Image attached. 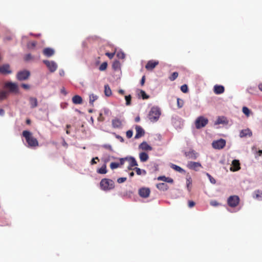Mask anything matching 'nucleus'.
<instances>
[{
    "label": "nucleus",
    "mask_w": 262,
    "mask_h": 262,
    "mask_svg": "<svg viewBox=\"0 0 262 262\" xmlns=\"http://www.w3.org/2000/svg\"><path fill=\"white\" fill-rule=\"evenodd\" d=\"M98 99V96L94 94L89 95V103L91 106H94V102Z\"/></svg>",
    "instance_id": "24"
},
{
    "label": "nucleus",
    "mask_w": 262,
    "mask_h": 262,
    "mask_svg": "<svg viewBox=\"0 0 262 262\" xmlns=\"http://www.w3.org/2000/svg\"><path fill=\"white\" fill-rule=\"evenodd\" d=\"M187 166L189 169L194 170L195 171H198L199 168L202 167L200 163L192 161L189 162Z\"/></svg>",
    "instance_id": "11"
},
{
    "label": "nucleus",
    "mask_w": 262,
    "mask_h": 262,
    "mask_svg": "<svg viewBox=\"0 0 262 262\" xmlns=\"http://www.w3.org/2000/svg\"><path fill=\"white\" fill-rule=\"evenodd\" d=\"M107 67V63L106 62H103L99 67V70L101 71H104L106 69Z\"/></svg>",
    "instance_id": "37"
},
{
    "label": "nucleus",
    "mask_w": 262,
    "mask_h": 262,
    "mask_svg": "<svg viewBox=\"0 0 262 262\" xmlns=\"http://www.w3.org/2000/svg\"><path fill=\"white\" fill-rule=\"evenodd\" d=\"M72 102L75 104H80L82 103V98L79 95H75L72 97Z\"/></svg>",
    "instance_id": "19"
},
{
    "label": "nucleus",
    "mask_w": 262,
    "mask_h": 262,
    "mask_svg": "<svg viewBox=\"0 0 262 262\" xmlns=\"http://www.w3.org/2000/svg\"><path fill=\"white\" fill-rule=\"evenodd\" d=\"M208 123V120L207 118H205L203 116H200L197 118L195 121V127L197 129H200L205 127Z\"/></svg>",
    "instance_id": "4"
},
{
    "label": "nucleus",
    "mask_w": 262,
    "mask_h": 262,
    "mask_svg": "<svg viewBox=\"0 0 262 262\" xmlns=\"http://www.w3.org/2000/svg\"><path fill=\"white\" fill-rule=\"evenodd\" d=\"M125 159L129 163L128 169L132 170L133 169L132 168L133 167L138 166V163L134 157H126Z\"/></svg>",
    "instance_id": "15"
},
{
    "label": "nucleus",
    "mask_w": 262,
    "mask_h": 262,
    "mask_svg": "<svg viewBox=\"0 0 262 262\" xmlns=\"http://www.w3.org/2000/svg\"><path fill=\"white\" fill-rule=\"evenodd\" d=\"M118 93L121 95H123L124 94V91L121 89L118 91Z\"/></svg>",
    "instance_id": "62"
},
{
    "label": "nucleus",
    "mask_w": 262,
    "mask_h": 262,
    "mask_svg": "<svg viewBox=\"0 0 262 262\" xmlns=\"http://www.w3.org/2000/svg\"><path fill=\"white\" fill-rule=\"evenodd\" d=\"M145 81V76H143L142 77V79L141 80V85H143L144 84Z\"/></svg>",
    "instance_id": "58"
},
{
    "label": "nucleus",
    "mask_w": 262,
    "mask_h": 262,
    "mask_svg": "<svg viewBox=\"0 0 262 262\" xmlns=\"http://www.w3.org/2000/svg\"><path fill=\"white\" fill-rule=\"evenodd\" d=\"M5 114V111L3 109L1 108L0 109V116H3Z\"/></svg>",
    "instance_id": "61"
},
{
    "label": "nucleus",
    "mask_w": 262,
    "mask_h": 262,
    "mask_svg": "<svg viewBox=\"0 0 262 262\" xmlns=\"http://www.w3.org/2000/svg\"><path fill=\"white\" fill-rule=\"evenodd\" d=\"M104 93L107 97L110 96L112 95V91L108 84L104 85Z\"/></svg>",
    "instance_id": "30"
},
{
    "label": "nucleus",
    "mask_w": 262,
    "mask_h": 262,
    "mask_svg": "<svg viewBox=\"0 0 262 262\" xmlns=\"http://www.w3.org/2000/svg\"><path fill=\"white\" fill-rule=\"evenodd\" d=\"M140 94L143 99H148L149 97V96L147 95L146 94V93L143 90L140 91Z\"/></svg>",
    "instance_id": "39"
},
{
    "label": "nucleus",
    "mask_w": 262,
    "mask_h": 262,
    "mask_svg": "<svg viewBox=\"0 0 262 262\" xmlns=\"http://www.w3.org/2000/svg\"><path fill=\"white\" fill-rule=\"evenodd\" d=\"M119 166V163L116 162H112L110 164L111 169H114L118 168Z\"/></svg>",
    "instance_id": "42"
},
{
    "label": "nucleus",
    "mask_w": 262,
    "mask_h": 262,
    "mask_svg": "<svg viewBox=\"0 0 262 262\" xmlns=\"http://www.w3.org/2000/svg\"><path fill=\"white\" fill-rule=\"evenodd\" d=\"M139 158L141 162H146L149 158L148 155L145 152H142L139 154Z\"/></svg>",
    "instance_id": "27"
},
{
    "label": "nucleus",
    "mask_w": 262,
    "mask_h": 262,
    "mask_svg": "<svg viewBox=\"0 0 262 262\" xmlns=\"http://www.w3.org/2000/svg\"><path fill=\"white\" fill-rule=\"evenodd\" d=\"M210 204L211 206H214V207H216V206H218L220 205V204L219 203H218L215 200H212L210 201Z\"/></svg>",
    "instance_id": "45"
},
{
    "label": "nucleus",
    "mask_w": 262,
    "mask_h": 262,
    "mask_svg": "<svg viewBox=\"0 0 262 262\" xmlns=\"http://www.w3.org/2000/svg\"><path fill=\"white\" fill-rule=\"evenodd\" d=\"M252 135V132L248 128L242 130L239 134V136L241 138L245 137L247 136L250 137Z\"/></svg>",
    "instance_id": "21"
},
{
    "label": "nucleus",
    "mask_w": 262,
    "mask_h": 262,
    "mask_svg": "<svg viewBox=\"0 0 262 262\" xmlns=\"http://www.w3.org/2000/svg\"><path fill=\"white\" fill-rule=\"evenodd\" d=\"M228 121L227 119L224 117H219L215 122V124H227Z\"/></svg>",
    "instance_id": "25"
},
{
    "label": "nucleus",
    "mask_w": 262,
    "mask_h": 262,
    "mask_svg": "<svg viewBox=\"0 0 262 262\" xmlns=\"http://www.w3.org/2000/svg\"><path fill=\"white\" fill-rule=\"evenodd\" d=\"M188 207L189 208H192L195 205V203L192 201H189L188 203Z\"/></svg>",
    "instance_id": "50"
},
{
    "label": "nucleus",
    "mask_w": 262,
    "mask_h": 262,
    "mask_svg": "<svg viewBox=\"0 0 262 262\" xmlns=\"http://www.w3.org/2000/svg\"><path fill=\"white\" fill-rule=\"evenodd\" d=\"M226 141L223 139H220L219 140L214 141L212 145L214 149H221L223 148L226 145Z\"/></svg>",
    "instance_id": "7"
},
{
    "label": "nucleus",
    "mask_w": 262,
    "mask_h": 262,
    "mask_svg": "<svg viewBox=\"0 0 262 262\" xmlns=\"http://www.w3.org/2000/svg\"><path fill=\"white\" fill-rule=\"evenodd\" d=\"M43 54L47 57H51L54 55V51L51 48H47L43 49Z\"/></svg>",
    "instance_id": "22"
},
{
    "label": "nucleus",
    "mask_w": 262,
    "mask_h": 262,
    "mask_svg": "<svg viewBox=\"0 0 262 262\" xmlns=\"http://www.w3.org/2000/svg\"><path fill=\"white\" fill-rule=\"evenodd\" d=\"M213 90L215 94H221L224 92L225 89L224 87L222 85H215L214 86Z\"/></svg>",
    "instance_id": "18"
},
{
    "label": "nucleus",
    "mask_w": 262,
    "mask_h": 262,
    "mask_svg": "<svg viewBox=\"0 0 262 262\" xmlns=\"http://www.w3.org/2000/svg\"><path fill=\"white\" fill-rule=\"evenodd\" d=\"M10 66L9 64H4L0 66V73L3 75L10 74L12 73Z\"/></svg>",
    "instance_id": "10"
},
{
    "label": "nucleus",
    "mask_w": 262,
    "mask_h": 262,
    "mask_svg": "<svg viewBox=\"0 0 262 262\" xmlns=\"http://www.w3.org/2000/svg\"><path fill=\"white\" fill-rule=\"evenodd\" d=\"M206 175L207 176V177L209 178L210 182L212 184H214L216 183V181H215V179H214L210 174H209L208 173H207Z\"/></svg>",
    "instance_id": "43"
},
{
    "label": "nucleus",
    "mask_w": 262,
    "mask_h": 262,
    "mask_svg": "<svg viewBox=\"0 0 262 262\" xmlns=\"http://www.w3.org/2000/svg\"><path fill=\"white\" fill-rule=\"evenodd\" d=\"M116 138L117 139H118L121 142H124V139H123V138L121 136H120L119 135H117L116 136Z\"/></svg>",
    "instance_id": "60"
},
{
    "label": "nucleus",
    "mask_w": 262,
    "mask_h": 262,
    "mask_svg": "<svg viewBox=\"0 0 262 262\" xmlns=\"http://www.w3.org/2000/svg\"><path fill=\"white\" fill-rule=\"evenodd\" d=\"M241 169L240 163L238 160H233L231 163V166L230 168L232 171H236Z\"/></svg>",
    "instance_id": "13"
},
{
    "label": "nucleus",
    "mask_w": 262,
    "mask_h": 262,
    "mask_svg": "<svg viewBox=\"0 0 262 262\" xmlns=\"http://www.w3.org/2000/svg\"><path fill=\"white\" fill-rule=\"evenodd\" d=\"M133 131L131 130H128L126 133V135L127 138L129 139L133 136Z\"/></svg>",
    "instance_id": "47"
},
{
    "label": "nucleus",
    "mask_w": 262,
    "mask_h": 262,
    "mask_svg": "<svg viewBox=\"0 0 262 262\" xmlns=\"http://www.w3.org/2000/svg\"><path fill=\"white\" fill-rule=\"evenodd\" d=\"M115 186V182L110 179H102L100 182V189L103 191H110L113 189Z\"/></svg>",
    "instance_id": "2"
},
{
    "label": "nucleus",
    "mask_w": 262,
    "mask_h": 262,
    "mask_svg": "<svg viewBox=\"0 0 262 262\" xmlns=\"http://www.w3.org/2000/svg\"><path fill=\"white\" fill-rule=\"evenodd\" d=\"M157 187L160 190L162 191H166L168 188L167 185L164 183H159L157 184Z\"/></svg>",
    "instance_id": "29"
},
{
    "label": "nucleus",
    "mask_w": 262,
    "mask_h": 262,
    "mask_svg": "<svg viewBox=\"0 0 262 262\" xmlns=\"http://www.w3.org/2000/svg\"><path fill=\"white\" fill-rule=\"evenodd\" d=\"M4 87L9 90V92L17 93L18 92V86L15 83L7 82L5 83Z\"/></svg>",
    "instance_id": "6"
},
{
    "label": "nucleus",
    "mask_w": 262,
    "mask_h": 262,
    "mask_svg": "<svg viewBox=\"0 0 262 262\" xmlns=\"http://www.w3.org/2000/svg\"><path fill=\"white\" fill-rule=\"evenodd\" d=\"M139 148L144 150H151L152 147L146 142H143L139 145Z\"/></svg>",
    "instance_id": "23"
},
{
    "label": "nucleus",
    "mask_w": 262,
    "mask_h": 262,
    "mask_svg": "<svg viewBox=\"0 0 262 262\" xmlns=\"http://www.w3.org/2000/svg\"><path fill=\"white\" fill-rule=\"evenodd\" d=\"M22 135L25 138L29 147H35L39 145L37 139L33 137L32 133L30 132L24 130Z\"/></svg>",
    "instance_id": "1"
},
{
    "label": "nucleus",
    "mask_w": 262,
    "mask_h": 262,
    "mask_svg": "<svg viewBox=\"0 0 262 262\" xmlns=\"http://www.w3.org/2000/svg\"><path fill=\"white\" fill-rule=\"evenodd\" d=\"M30 75L29 71L27 70H24L19 71L16 75L17 79L19 81L25 80L27 79Z\"/></svg>",
    "instance_id": "8"
},
{
    "label": "nucleus",
    "mask_w": 262,
    "mask_h": 262,
    "mask_svg": "<svg viewBox=\"0 0 262 262\" xmlns=\"http://www.w3.org/2000/svg\"><path fill=\"white\" fill-rule=\"evenodd\" d=\"M181 90L183 93H187L188 92V86L186 84H183L181 86Z\"/></svg>",
    "instance_id": "44"
},
{
    "label": "nucleus",
    "mask_w": 262,
    "mask_h": 262,
    "mask_svg": "<svg viewBox=\"0 0 262 262\" xmlns=\"http://www.w3.org/2000/svg\"><path fill=\"white\" fill-rule=\"evenodd\" d=\"M125 161H126V160L125 158H121L120 159V163H119V166L122 165L124 164Z\"/></svg>",
    "instance_id": "57"
},
{
    "label": "nucleus",
    "mask_w": 262,
    "mask_h": 262,
    "mask_svg": "<svg viewBox=\"0 0 262 262\" xmlns=\"http://www.w3.org/2000/svg\"><path fill=\"white\" fill-rule=\"evenodd\" d=\"M104 120V117L102 116V113H100L99 114V117H98V120L99 121H103Z\"/></svg>",
    "instance_id": "54"
},
{
    "label": "nucleus",
    "mask_w": 262,
    "mask_h": 262,
    "mask_svg": "<svg viewBox=\"0 0 262 262\" xmlns=\"http://www.w3.org/2000/svg\"><path fill=\"white\" fill-rule=\"evenodd\" d=\"M239 198L237 195H231L230 196L227 200V204L228 205L232 208L235 207L239 203Z\"/></svg>",
    "instance_id": "5"
},
{
    "label": "nucleus",
    "mask_w": 262,
    "mask_h": 262,
    "mask_svg": "<svg viewBox=\"0 0 262 262\" xmlns=\"http://www.w3.org/2000/svg\"><path fill=\"white\" fill-rule=\"evenodd\" d=\"M125 100H126V105H130V104H131V99H132L131 96L130 95H129L128 96H125Z\"/></svg>",
    "instance_id": "38"
},
{
    "label": "nucleus",
    "mask_w": 262,
    "mask_h": 262,
    "mask_svg": "<svg viewBox=\"0 0 262 262\" xmlns=\"http://www.w3.org/2000/svg\"><path fill=\"white\" fill-rule=\"evenodd\" d=\"M184 105V101L180 98H177V105L179 108H181Z\"/></svg>",
    "instance_id": "41"
},
{
    "label": "nucleus",
    "mask_w": 262,
    "mask_h": 262,
    "mask_svg": "<svg viewBox=\"0 0 262 262\" xmlns=\"http://www.w3.org/2000/svg\"><path fill=\"white\" fill-rule=\"evenodd\" d=\"M29 102L31 108H35L38 105L37 100L36 98L30 97L29 98Z\"/></svg>",
    "instance_id": "28"
},
{
    "label": "nucleus",
    "mask_w": 262,
    "mask_h": 262,
    "mask_svg": "<svg viewBox=\"0 0 262 262\" xmlns=\"http://www.w3.org/2000/svg\"><path fill=\"white\" fill-rule=\"evenodd\" d=\"M158 180H160V181L166 182V180H167V177H166L165 176H160L158 178Z\"/></svg>",
    "instance_id": "51"
},
{
    "label": "nucleus",
    "mask_w": 262,
    "mask_h": 262,
    "mask_svg": "<svg viewBox=\"0 0 262 262\" xmlns=\"http://www.w3.org/2000/svg\"><path fill=\"white\" fill-rule=\"evenodd\" d=\"M112 126L114 128H121L122 125V121L118 118H115L112 120Z\"/></svg>",
    "instance_id": "17"
},
{
    "label": "nucleus",
    "mask_w": 262,
    "mask_h": 262,
    "mask_svg": "<svg viewBox=\"0 0 262 262\" xmlns=\"http://www.w3.org/2000/svg\"><path fill=\"white\" fill-rule=\"evenodd\" d=\"M161 115V111L158 107H152L148 114V118L151 122H156Z\"/></svg>",
    "instance_id": "3"
},
{
    "label": "nucleus",
    "mask_w": 262,
    "mask_h": 262,
    "mask_svg": "<svg viewBox=\"0 0 262 262\" xmlns=\"http://www.w3.org/2000/svg\"><path fill=\"white\" fill-rule=\"evenodd\" d=\"M103 147L106 148V149H107L111 151H113V148H112V147L111 145H109V144H105L103 146Z\"/></svg>",
    "instance_id": "52"
},
{
    "label": "nucleus",
    "mask_w": 262,
    "mask_h": 262,
    "mask_svg": "<svg viewBox=\"0 0 262 262\" xmlns=\"http://www.w3.org/2000/svg\"><path fill=\"white\" fill-rule=\"evenodd\" d=\"M159 64L158 61L149 60L145 66V68L148 71L152 70Z\"/></svg>",
    "instance_id": "14"
},
{
    "label": "nucleus",
    "mask_w": 262,
    "mask_h": 262,
    "mask_svg": "<svg viewBox=\"0 0 262 262\" xmlns=\"http://www.w3.org/2000/svg\"><path fill=\"white\" fill-rule=\"evenodd\" d=\"M97 172L100 174H105L107 172L106 165H103L100 168L98 169Z\"/></svg>",
    "instance_id": "33"
},
{
    "label": "nucleus",
    "mask_w": 262,
    "mask_h": 262,
    "mask_svg": "<svg viewBox=\"0 0 262 262\" xmlns=\"http://www.w3.org/2000/svg\"><path fill=\"white\" fill-rule=\"evenodd\" d=\"M178 75H179V74L178 72H173L169 77V79L170 81H173L175 79H176L177 78V77H178Z\"/></svg>",
    "instance_id": "35"
},
{
    "label": "nucleus",
    "mask_w": 262,
    "mask_h": 262,
    "mask_svg": "<svg viewBox=\"0 0 262 262\" xmlns=\"http://www.w3.org/2000/svg\"><path fill=\"white\" fill-rule=\"evenodd\" d=\"M185 155L186 157L192 159H196L198 157V153L193 150L185 152Z\"/></svg>",
    "instance_id": "20"
},
{
    "label": "nucleus",
    "mask_w": 262,
    "mask_h": 262,
    "mask_svg": "<svg viewBox=\"0 0 262 262\" xmlns=\"http://www.w3.org/2000/svg\"><path fill=\"white\" fill-rule=\"evenodd\" d=\"M115 53L114 52V53H108V52H106L105 53V55L110 58V59H112L114 55H115Z\"/></svg>",
    "instance_id": "48"
},
{
    "label": "nucleus",
    "mask_w": 262,
    "mask_h": 262,
    "mask_svg": "<svg viewBox=\"0 0 262 262\" xmlns=\"http://www.w3.org/2000/svg\"><path fill=\"white\" fill-rule=\"evenodd\" d=\"M117 56L119 58L124 59L125 58V54H124V53L120 52L117 53Z\"/></svg>",
    "instance_id": "46"
},
{
    "label": "nucleus",
    "mask_w": 262,
    "mask_h": 262,
    "mask_svg": "<svg viewBox=\"0 0 262 262\" xmlns=\"http://www.w3.org/2000/svg\"><path fill=\"white\" fill-rule=\"evenodd\" d=\"M170 167L173 169L177 171H179L180 172H183L185 171V170L183 169H182L181 167H180V166H179L177 165L173 164H171Z\"/></svg>",
    "instance_id": "31"
},
{
    "label": "nucleus",
    "mask_w": 262,
    "mask_h": 262,
    "mask_svg": "<svg viewBox=\"0 0 262 262\" xmlns=\"http://www.w3.org/2000/svg\"><path fill=\"white\" fill-rule=\"evenodd\" d=\"M136 134L135 136V139H138L142 136H144L145 132L143 129L140 126H136Z\"/></svg>",
    "instance_id": "16"
},
{
    "label": "nucleus",
    "mask_w": 262,
    "mask_h": 262,
    "mask_svg": "<svg viewBox=\"0 0 262 262\" xmlns=\"http://www.w3.org/2000/svg\"><path fill=\"white\" fill-rule=\"evenodd\" d=\"M9 92L5 90H0V100H4L8 97Z\"/></svg>",
    "instance_id": "26"
},
{
    "label": "nucleus",
    "mask_w": 262,
    "mask_h": 262,
    "mask_svg": "<svg viewBox=\"0 0 262 262\" xmlns=\"http://www.w3.org/2000/svg\"><path fill=\"white\" fill-rule=\"evenodd\" d=\"M43 62L46 65L51 72H55L57 68L56 63L53 61L44 60Z\"/></svg>",
    "instance_id": "9"
},
{
    "label": "nucleus",
    "mask_w": 262,
    "mask_h": 262,
    "mask_svg": "<svg viewBox=\"0 0 262 262\" xmlns=\"http://www.w3.org/2000/svg\"><path fill=\"white\" fill-rule=\"evenodd\" d=\"M135 170L138 175H141L142 173L143 174H146V172L145 170H141L140 168L138 167H135L133 169Z\"/></svg>",
    "instance_id": "34"
},
{
    "label": "nucleus",
    "mask_w": 262,
    "mask_h": 262,
    "mask_svg": "<svg viewBox=\"0 0 262 262\" xmlns=\"http://www.w3.org/2000/svg\"><path fill=\"white\" fill-rule=\"evenodd\" d=\"M243 113L246 115V116L249 117L250 114L251 113L250 110L246 106H244L242 109Z\"/></svg>",
    "instance_id": "36"
},
{
    "label": "nucleus",
    "mask_w": 262,
    "mask_h": 262,
    "mask_svg": "<svg viewBox=\"0 0 262 262\" xmlns=\"http://www.w3.org/2000/svg\"><path fill=\"white\" fill-rule=\"evenodd\" d=\"M150 189L148 188H142L139 190V195L144 198H148L150 194Z\"/></svg>",
    "instance_id": "12"
},
{
    "label": "nucleus",
    "mask_w": 262,
    "mask_h": 262,
    "mask_svg": "<svg viewBox=\"0 0 262 262\" xmlns=\"http://www.w3.org/2000/svg\"><path fill=\"white\" fill-rule=\"evenodd\" d=\"M258 88L259 89L262 91V83H260L259 85H258Z\"/></svg>",
    "instance_id": "64"
},
{
    "label": "nucleus",
    "mask_w": 262,
    "mask_h": 262,
    "mask_svg": "<svg viewBox=\"0 0 262 262\" xmlns=\"http://www.w3.org/2000/svg\"><path fill=\"white\" fill-rule=\"evenodd\" d=\"M95 160H98L99 161V159L98 157H95L94 158H93L91 161V164L92 165H94V164H95L97 163L96 161H95Z\"/></svg>",
    "instance_id": "55"
},
{
    "label": "nucleus",
    "mask_w": 262,
    "mask_h": 262,
    "mask_svg": "<svg viewBox=\"0 0 262 262\" xmlns=\"http://www.w3.org/2000/svg\"><path fill=\"white\" fill-rule=\"evenodd\" d=\"M166 182H168V183H173V181L172 179H171L170 178L167 177V180H166Z\"/></svg>",
    "instance_id": "59"
},
{
    "label": "nucleus",
    "mask_w": 262,
    "mask_h": 262,
    "mask_svg": "<svg viewBox=\"0 0 262 262\" xmlns=\"http://www.w3.org/2000/svg\"><path fill=\"white\" fill-rule=\"evenodd\" d=\"M126 178L123 177V178H119L117 179V182L118 183H122L124 182L126 180Z\"/></svg>",
    "instance_id": "49"
},
{
    "label": "nucleus",
    "mask_w": 262,
    "mask_h": 262,
    "mask_svg": "<svg viewBox=\"0 0 262 262\" xmlns=\"http://www.w3.org/2000/svg\"><path fill=\"white\" fill-rule=\"evenodd\" d=\"M32 58V56H31V55L29 54H27L25 56V60L26 61H28L29 60H30V59H31Z\"/></svg>",
    "instance_id": "56"
},
{
    "label": "nucleus",
    "mask_w": 262,
    "mask_h": 262,
    "mask_svg": "<svg viewBox=\"0 0 262 262\" xmlns=\"http://www.w3.org/2000/svg\"><path fill=\"white\" fill-rule=\"evenodd\" d=\"M21 87L26 90H29L30 89V85L27 84L23 83L21 84Z\"/></svg>",
    "instance_id": "53"
},
{
    "label": "nucleus",
    "mask_w": 262,
    "mask_h": 262,
    "mask_svg": "<svg viewBox=\"0 0 262 262\" xmlns=\"http://www.w3.org/2000/svg\"><path fill=\"white\" fill-rule=\"evenodd\" d=\"M113 68L115 70L118 69L120 67V62L119 61H115L112 65Z\"/></svg>",
    "instance_id": "40"
},
{
    "label": "nucleus",
    "mask_w": 262,
    "mask_h": 262,
    "mask_svg": "<svg viewBox=\"0 0 262 262\" xmlns=\"http://www.w3.org/2000/svg\"><path fill=\"white\" fill-rule=\"evenodd\" d=\"M61 93H63L64 95L67 94V92L64 88L61 89Z\"/></svg>",
    "instance_id": "63"
},
{
    "label": "nucleus",
    "mask_w": 262,
    "mask_h": 262,
    "mask_svg": "<svg viewBox=\"0 0 262 262\" xmlns=\"http://www.w3.org/2000/svg\"><path fill=\"white\" fill-rule=\"evenodd\" d=\"M254 198L259 200H262V191L260 190H256L254 192Z\"/></svg>",
    "instance_id": "32"
}]
</instances>
